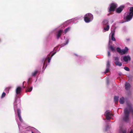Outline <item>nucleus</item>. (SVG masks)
<instances>
[{
	"mask_svg": "<svg viewBox=\"0 0 133 133\" xmlns=\"http://www.w3.org/2000/svg\"><path fill=\"white\" fill-rule=\"evenodd\" d=\"M130 12L128 13L126 15V13L124 15V16H125L126 21L127 22L130 21L132 18L133 16V7H131L130 8Z\"/></svg>",
	"mask_w": 133,
	"mask_h": 133,
	"instance_id": "obj_1",
	"label": "nucleus"
},
{
	"mask_svg": "<svg viewBox=\"0 0 133 133\" xmlns=\"http://www.w3.org/2000/svg\"><path fill=\"white\" fill-rule=\"evenodd\" d=\"M116 50L118 52L120 53L121 55H122L127 53L128 50V49L127 47H125L124 49L122 50L120 48L118 47L117 48Z\"/></svg>",
	"mask_w": 133,
	"mask_h": 133,
	"instance_id": "obj_2",
	"label": "nucleus"
},
{
	"mask_svg": "<svg viewBox=\"0 0 133 133\" xmlns=\"http://www.w3.org/2000/svg\"><path fill=\"white\" fill-rule=\"evenodd\" d=\"M117 6V4L114 3H111L110 5L109 11V12H114Z\"/></svg>",
	"mask_w": 133,
	"mask_h": 133,
	"instance_id": "obj_3",
	"label": "nucleus"
},
{
	"mask_svg": "<svg viewBox=\"0 0 133 133\" xmlns=\"http://www.w3.org/2000/svg\"><path fill=\"white\" fill-rule=\"evenodd\" d=\"M104 115L105 116L106 119L108 120L110 119L111 118V117L112 116V114L110 113L108 111H106Z\"/></svg>",
	"mask_w": 133,
	"mask_h": 133,
	"instance_id": "obj_4",
	"label": "nucleus"
},
{
	"mask_svg": "<svg viewBox=\"0 0 133 133\" xmlns=\"http://www.w3.org/2000/svg\"><path fill=\"white\" fill-rule=\"evenodd\" d=\"M123 59L125 62H127L128 61H130L131 58L130 56H125L123 57Z\"/></svg>",
	"mask_w": 133,
	"mask_h": 133,
	"instance_id": "obj_5",
	"label": "nucleus"
},
{
	"mask_svg": "<svg viewBox=\"0 0 133 133\" xmlns=\"http://www.w3.org/2000/svg\"><path fill=\"white\" fill-rule=\"evenodd\" d=\"M124 6H121L120 7L117 8L116 10V12L118 13H120L122 11Z\"/></svg>",
	"mask_w": 133,
	"mask_h": 133,
	"instance_id": "obj_6",
	"label": "nucleus"
},
{
	"mask_svg": "<svg viewBox=\"0 0 133 133\" xmlns=\"http://www.w3.org/2000/svg\"><path fill=\"white\" fill-rule=\"evenodd\" d=\"M44 58H43V59L42 60V62H43L44 61V63H43V68H44V66L45 65V62L46 61V60H48V63H49L50 62V58L49 57H48L47 58H46L44 60Z\"/></svg>",
	"mask_w": 133,
	"mask_h": 133,
	"instance_id": "obj_7",
	"label": "nucleus"
},
{
	"mask_svg": "<svg viewBox=\"0 0 133 133\" xmlns=\"http://www.w3.org/2000/svg\"><path fill=\"white\" fill-rule=\"evenodd\" d=\"M63 32V30H60L58 31V33L57 35V39H59L61 36Z\"/></svg>",
	"mask_w": 133,
	"mask_h": 133,
	"instance_id": "obj_8",
	"label": "nucleus"
},
{
	"mask_svg": "<svg viewBox=\"0 0 133 133\" xmlns=\"http://www.w3.org/2000/svg\"><path fill=\"white\" fill-rule=\"evenodd\" d=\"M88 15L89 14L85 15L84 17V20L86 23H89L91 21V20L88 17V16H89Z\"/></svg>",
	"mask_w": 133,
	"mask_h": 133,
	"instance_id": "obj_9",
	"label": "nucleus"
},
{
	"mask_svg": "<svg viewBox=\"0 0 133 133\" xmlns=\"http://www.w3.org/2000/svg\"><path fill=\"white\" fill-rule=\"evenodd\" d=\"M125 89L127 90H128L130 89V84L127 82H126L125 84Z\"/></svg>",
	"mask_w": 133,
	"mask_h": 133,
	"instance_id": "obj_10",
	"label": "nucleus"
},
{
	"mask_svg": "<svg viewBox=\"0 0 133 133\" xmlns=\"http://www.w3.org/2000/svg\"><path fill=\"white\" fill-rule=\"evenodd\" d=\"M21 88L20 87H18L16 90V93L17 94H19L21 92Z\"/></svg>",
	"mask_w": 133,
	"mask_h": 133,
	"instance_id": "obj_11",
	"label": "nucleus"
},
{
	"mask_svg": "<svg viewBox=\"0 0 133 133\" xmlns=\"http://www.w3.org/2000/svg\"><path fill=\"white\" fill-rule=\"evenodd\" d=\"M88 14H89V16L88 17V18L90 19L91 21L92 20L93 18V15L91 14L90 13L87 14L86 15Z\"/></svg>",
	"mask_w": 133,
	"mask_h": 133,
	"instance_id": "obj_12",
	"label": "nucleus"
},
{
	"mask_svg": "<svg viewBox=\"0 0 133 133\" xmlns=\"http://www.w3.org/2000/svg\"><path fill=\"white\" fill-rule=\"evenodd\" d=\"M119 102L121 104H123L124 102V98L123 97H122L120 98Z\"/></svg>",
	"mask_w": 133,
	"mask_h": 133,
	"instance_id": "obj_13",
	"label": "nucleus"
},
{
	"mask_svg": "<svg viewBox=\"0 0 133 133\" xmlns=\"http://www.w3.org/2000/svg\"><path fill=\"white\" fill-rule=\"evenodd\" d=\"M119 98V97L118 96H114V101L116 103H117L118 102Z\"/></svg>",
	"mask_w": 133,
	"mask_h": 133,
	"instance_id": "obj_14",
	"label": "nucleus"
},
{
	"mask_svg": "<svg viewBox=\"0 0 133 133\" xmlns=\"http://www.w3.org/2000/svg\"><path fill=\"white\" fill-rule=\"evenodd\" d=\"M109 48L111 49V51L112 52H114L115 51V48H114L112 45H109L108 46Z\"/></svg>",
	"mask_w": 133,
	"mask_h": 133,
	"instance_id": "obj_15",
	"label": "nucleus"
},
{
	"mask_svg": "<svg viewBox=\"0 0 133 133\" xmlns=\"http://www.w3.org/2000/svg\"><path fill=\"white\" fill-rule=\"evenodd\" d=\"M115 34V32H114L111 33V39L113 41H115L116 40L115 39L114 37V35Z\"/></svg>",
	"mask_w": 133,
	"mask_h": 133,
	"instance_id": "obj_16",
	"label": "nucleus"
},
{
	"mask_svg": "<svg viewBox=\"0 0 133 133\" xmlns=\"http://www.w3.org/2000/svg\"><path fill=\"white\" fill-rule=\"evenodd\" d=\"M38 72V71L37 70H35L34 72H32L31 73V76H35L36 75Z\"/></svg>",
	"mask_w": 133,
	"mask_h": 133,
	"instance_id": "obj_17",
	"label": "nucleus"
},
{
	"mask_svg": "<svg viewBox=\"0 0 133 133\" xmlns=\"http://www.w3.org/2000/svg\"><path fill=\"white\" fill-rule=\"evenodd\" d=\"M114 62L116 65L121 66L122 65V63L120 62L119 61L118 62Z\"/></svg>",
	"mask_w": 133,
	"mask_h": 133,
	"instance_id": "obj_18",
	"label": "nucleus"
},
{
	"mask_svg": "<svg viewBox=\"0 0 133 133\" xmlns=\"http://www.w3.org/2000/svg\"><path fill=\"white\" fill-rule=\"evenodd\" d=\"M108 23V21L107 19H105L103 22V25H106Z\"/></svg>",
	"mask_w": 133,
	"mask_h": 133,
	"instance_id": "obj_19",
	"label": "nucleus"
},
{
	"mask_svg": "<svg viewBox=\"0 0 133 133\" xmlns=\"http://www.w3.org/2000/svg\"><path fill=\"white\" fill-rule=\"evenodd\" d=\"M32 87H31L30 88H27V90H26V92H30L31 91L32 89Z\"/></svg>",
	"mask_w": 133,
	"mask_h": 133,
	"instance_id": "obj_20",
	"label": "nucleus"
},
{
	"mask_svg": "<svg viewBox=\"0 0 133 133\" xmlns=\"http://www.w3.org/2000/svg\"><path fill=\"white\" fill-rule=\"evenodd\" d=\"M70 28L69 27H68L66 28L64 30V32L65 34H66V33L68 31H69L70 29Z\"/></svg>",
	"mask_w": 133,
	"mask_h": 133,
	"instance_id": "obj_21",
	"label": "nucleus"
},
{
	"mask_svg": "<svg viewBox=\"0 0 133 133\" xmlns=\"http://www.w3.org/2000/svg\"><path fill=\"white\" fill-rule=\"evenodd\" d=\"M114 59L115 61V62H118L119 61V59L117 57H114Z\"/></svg>",
	"mask_w": 133,
	"mask_h": 133,
	"instance_id": "obj_22",
	"label": "nucleus"
},
{
	"mask_svg": "<svg viewBox=\"0 0 133 133\" xmlns=\"http://www.w3.org/2000/svg\"><path fill=\"white\" fill-rule=\"evenodd\" d=\"M104 29L105 31H108L109 29V26L108 25H107L106 27L104 28Z\"/></svg>",
	"mask_w": 133,
	"mask_h": 133,
	"instance_id": "obj_23",
	"label": "nucleus"
},
{
	"mask_svg": "<svg viewBox=\"0 0 133 133\" xmlns=\"http://www.w3.org/2000/svg\"><path fill=\"white\" fill-rule=\"evenodd\" d=\"M110 66V62L109 61H108L106 65L107 68H109Z\"/></svg>",
	"mask_w": 133,
	"mask_h": 133,
	"instance_id": "obj_24",
	"label": "nucleus"
},
{
	"mask_svg": "<svg viewBox=\"0 0 133 133\" xmlns=\"http://www.w3.org/2000/svg\"><path fill=\"white\" fill-rule=\"evenodd\" d=\"M21 111L20 109H18L17 110V114L18 116L21 115Z\"/></svg>",
	"mask_w": 133,
	"mask_h": 133,
	"instance_id": "obj_25",
	"label": "nucleus"
},
{
	"mask_svg": "<svg viewBox=\"0 0 133 133\" xmlns=\"http://www.w3.org/2000/svg\"><path fill=\"white\" fill-rule=\"evenodd\" d=\"M6 95V94L5 92H3L1 96V97L2 98H4L5 97Z\"/></svg>",
	"mask_w": 133,
	"mask_h": 133,
	"instance_id": "obj_26",
	"label": "nucleus"
},
{
	"mask_svg": "<svg viewBox=\"0 0 133 133\" xmlns=\"http://www.w3.org/2000/svg\"><path fill=\"white\" fill-rule=\"evenodd\" d=\"M124 69L127 71H129V68L127 67H125L124 68Z\"/></svg>",
	"mask_w": 133,
	"mask_h": 133,
	"instance_id": "obj_27",
	"label": "nucleus"
},
{
	"mask_svg": "<svg viewBox=\"0 0 133 133\" xmlns=\"http://www.w3.org/2000/svg\"><path fill=\"white\" fill-rule=\"evenodd\" d=\"M109 71V68H107L105 71V73H108Z\"/></svg>",
	"mask_w": 133,
	"mask_h": 133,
	"instance_id": "obj_28",
	"label": "nucleus"
},
{
	"mask_svg": "<svg viewBox=\"0 0 133 133\" xmlns=\"http://www.w3.org/2000/svg\"><path fill=\"white\" fill-rule=\"evenodd\" d=\"M18 118H19V119L20 120V121H21L22 120V119L21 117V115H19L18 116Z\"/></svg>",
	"mask_w": 133,
	"mask_h": 133,
	"instance_id": "obj_29",
	"label": "nucleus"
},
{
	"mask_svg": "<svg viewBox=\"0 0 133 133\" xmlns=\"http://www.w3.org/2000/svg\"><path fill=\"white\" fill-rule=\"evenodd\" d=\"M32 79V78H29L28 79V82H29Z\"/></svg>",
	"mask_w": 133,
	"mask_h": 133,
	"instance_id": "obj_30",
	"label": "nucleus"
},
{
	"mask_svg": "<svg viewBox=\"0 0 133 133\" xmlns=\"http://www.w3.org/2000/svg\"><path fill=\"white\" fill-rule=\"evenodd\" d=\"M66 44V43H63L61 45L62 46H64Z\"/></svg>",
	"mask_w": 133,
	"mask_h": 133,
	"instance_id": "obj_31",
	"label": "nucleus"
},
{
	"mask_svg": "<svg viewBox=\"0 0 133 133\" xmlns=\"http://www.w3.org/2000/svg\"><path fill=\"white\" fill-rule=\"evenodd\" d=\"M66 44V43H63L61 45L62 46H64Z\"/></svg>",
	"mask_w": 133,
	"mask_h": 133,
	"instance_id": "obj_32",
	"label": "nucleus"
},
{
	"mask_svg": "<svg viewBox=\"0 0 133 133\" xmlns=\"http://www.w3.org/2000/svg\"><path fill=\"white\" fill-rule=\"evenodd\" d=\"M108 55L109 56H110V53L109 51L108 52Z\"/></svg>",
	"mask_w": 133,
	"mask_h": 133,
	"instance_id": "obj_33",
	"label": "nucleus"
},
{
	"mask_svg": "<svg viewBox=\"0 0 133 133\" xmlns=\"http://www.w3.org/2000/svg\"><path fill=\"white\" fill-rule=\"evenodd\" d=\"M69 42V41L68 40H67L66 41V44H68V43Z\"/></svg>",
	"mask_w": 133,
	"mask_h": 133,
	"instance_id": "obj_34",
	"label": "nucleus"
},
{
	"mask_svg": "<svg viewBox=\"0 0 133 133\" xmlns=\"http://www.w3.org/2000/svg\"><path fill=\"white\" fill-rule=\"evenodd\" d=\"M54 55V54L53 53V54H52L51 55V57H52Z\"/></svg>",
	"mask_w": 133,
	"mask_h": 133,
	"instance_id": "obj_35",
	"label": "nucleus"
},
{
	"mask_svg": "<svg viewBox=\"0 0 133 133\" xmlns=\"http://www.w3.org/2000/svg\"><path fill=\"white\" fill-rule=\"evenodd\" d=\"M121 133H126V131H123Z\"/></svg>",
	"mask_w": 133,
	"mask_h": 133,
	"instance_id": "obj_36",
	"label": "nucleus"
},
{
	"mask_svg": "<svg viewBox=\"0 0 133 133\" xmlns=\"http://www.w3.org/2000/svg\"><path fill=\"white\" fill-rule=\"evenodd\" d=\"M47 64H46L45 65V69L46 68V67L47 66Z\"/></svg>",
	"mask_w": 133,
	"mask_h": 133,
	"instance_id": "obj_37",
	"label": "nucleus"
},
{
	"mask_svg": "<svg viewBox=\"0 0 133 133\" xmlns=\"http://www.w3.org/2000/svg\"><path fill=\"white\" fill-rule=\"evenodd\" d=\"M130 133H133V131L132 130L130 131Z\"/></svg>",
	"mask_w": 133,
	"mask_h": 133,
	"instance_id": "obj_38",
	"label": "nucleus"
},
{
	"mask_svg": "<svg viewBox=\"0 0 133 133\" xmlns=\"http://www.w3.org/2000/svg\"><path fill=\"white\" fill-rule=\"evenodd\" d=\"M56 52H54V53H53L54 55L56 54Z\"/></svg>",
	"mask_w": 133,
	"mask_h": 133,
	"instance_id": "obj_39",
	"label": "nucleus"
},
{
	"mask_svg": "<svg viewBox=\"0 0 133 133\" xmlns=\"http://www.w3.org/2000/svg\"><path fill=\"white\" fill-rule=\"evenodd\" d=\"M24 82H23V85H24Z\"/></svg>",
	"mask_w": 133,
	"mask_h": 133,
	"instance_id": "obj_40",
	"label": "nucleus"
},
{
	"mask_svg": "<svg viewBox=\"0 0 133 133\" xmlns=\"http://www.w3.org/2000/svg\"><path fill=\"white\" fill-rule=\"evenodd\" d=\"M6 89H8V90H9V89L8 88H6Z\"/></svg>",
	"mask_w": 133,
	"mask_h": 133,
	"instance_id": "obj_41",
	"label": "nucleus"
},
{
	"mask_svg": "<svg viewBox=\"0 0 133 133\" xmlns=\"http://www.w3.org/2000/svg\"><path fill=\"white\" fill-rule=\"evenodd\" d=\"M32 133H34L33 131H32Z\"/></svg>",
	"mask_w": 133,
	"mask_h": 133,
	"instance_id": "obj_42",
	"label": "nucleus"
},
{
	"mask_svg": "<svg viewBox=\"0 0 133 133\" xmlns=\"http://www.w3.org/2000/svg\"><path fill=\"white\" fill-rule=\"evenodd\" d=\"M110 41L109 42V44H110Z\"/></svg>",
	"mask_w": 133,
	"mask_h": 133,
	"instance_id": "obj_43",
	"label": "nucleus"
}]
</instances>
